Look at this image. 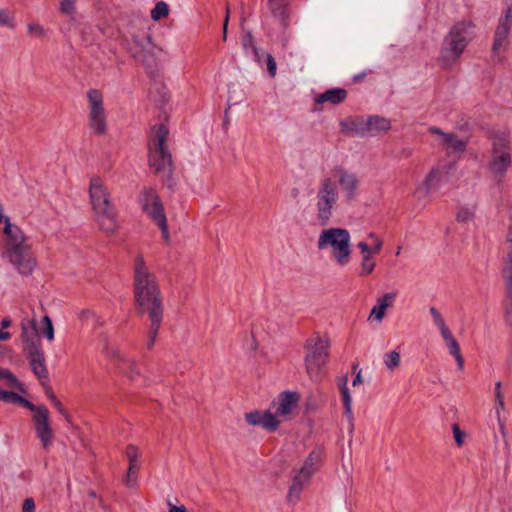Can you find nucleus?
Returning <instances> with one entry per match:
<instances>
[{
    "label": "nucleus",
    "instance_id": "obj_1",
    "mask_svg": "<svg viewBox=\"0 0 512 512\" xmlns=\"http://www.w3.org/2000/svg\"><path fill=\"white\" fill-rule=\"evenodd\" d=\"M133 293L136 313L147 316V348L154 347L164 317L163 295L157 276L150 270L143 256L138 254L133 266Z\"/></svg>",
    "mask_w": 512,
    "mask_h": 512
},
{
    "label": "nucleus",
    "instance_id": "obj_2",
    "mask_svg": "<svg viewBox=\"0 0 512 512\" xmlns=\"http://www.w3.org/2000/svg\"><path fill=\"white\" fill-rule=\"evenodd\" d=\"M89 195L99 229L107 236L114 235L119 229L117 211L107 187L99 176L91 178Z\"/></svg>",
    "mask_w": 512,
    "mask_h": 512
},
{
    "label": "nucleus",
    "instance_id": "obj_3",
    "mask_svg": "<svg viewBox=\"0 0 512 512\" xmlns=\"http://www.w3.org/2000/svg\"><path fill=\"white\" fill-rule=\"evenodd\" d=\"M473 38L472 24L470 22H458L452 26L444 37L439 55V63L442 68H450L464 52Z\"/></svg>",
    "mask_w": 512,
    "mask_h": 512
},
{
    "label": "nucleus",
    "instance_id": "obj_4",
    "mask_svg": "<svg viewBox=\"0 0 512 512\" xmlns=\"http://www.w3.org/2000/svg\"><path fill=\"white\" fill-rule=\"evenodd\" d=\"M329 348V338L319 333H313L304 344L305 369L313 382H321L324 377V368L329 359Z\"/></svg>",
    "mask_w": 512,
    "mask_h": 512
},
{
    "label": "nucleus",
    "instance_id": "obj_5",
    "mask_svg": "<svg viewBox=\"0 0 512 512\" xmlns=\"http://www.w3.org/2000/svg\"><path fill=\"white\" fill-rule=\"evenodd\" d=\"M4 250L9 262L19 274L29 276L34 272L37 267V260L24 233L6 239Z\"/></svg>",
    "mask_w": 512,
    "mask_h": 512
},
{
    "label": "nucleus",
    "instance_id": "obj_6",
    "mask_svg": "<svg viewBox=\"0 0 512 512\" xmlns=\"http://www.w3.org/2000/svg\"><path fill=\"white\" fill-rule=\"evenodd\" d=\"M457 176V171L453 162H441L433 167L422 183L415 191L414 196L419 203L427 204L432 201V193L441 186L453 181Z\"/></svg>",
    "mask_w": 512,
    "mask_h": 512
},
{
    "label": "nucleus",
    "instance_id": "obj_7",
    "mask_svg": "<svg viewBox=\"0 0 512 512\" xmlns=\"http://www.w3.org/2000/svg\"><path fill=\"white\" fill-rule=\"evenodd\" d=\"M317 247L319 250L329 248L332 257L340 266H344L350 261V234L346 229H323L319 235Z\"/></svg>",
    "mask_w": 512,
    "mask_h": 512
},
{
    "label": "nucleus",
    "instance_id": "obj_8",
    "mask_svg": "<svg viewBox=\"0 0 512 512\" xmlns=\"http://www.w3.org/2000/svg\"><path fill=\"white\" fill-rule=\"evenodd\" d=\"M339 198L338 188L330 177L319 184L316 194L315 219L320 226H326L334 213Z\"/></svg>",
    "mask_w": 512,
    "mask_h": 512
},
{
    "label": "nucleus",
    "instance_id": "obj_9",
    "mask_svg": "<svg viewBox=\"0 0 512 512\" xmlns=\"http://www.w3.org/2000/svg\"><path fill=\"white\" fill-rule=\"evenodd\" d=\"M142 211L160 228L164 239H169L167 219L162 201L157 191L150 187L143 188L138 197Z\"/></svg>",
    "mask_w": 512,
    "mask_h": 512
},
{
    "label": "nucleus",
    "instance_id": "obj_10",
    "mask_svg": "<svg viewBox=\"0 0 512 512\" xmlns=\"http://www.w3.org/2000/svg\"><path fill=\"white\" fill-rule=\"evenodd\" d=\"M89 101V127L99 136L107 132V121L103 106V95L98 89H91L87 93Z\"/></svg>",
    "mask_w": 512,
    "mask_h": 512
},
{
    "label": "nucleus",
    "instance_id": "obj_11",
    "mask_svg": "<svg viewBox=\"0 0 512 512\" xmlns=\"http://www.w3.org/2000/svg\"><path fill=\"white\" fill-rule=\"evenodd\" d=\"M152 133L148 143L149 160H172L167 147L168 128L164 124H156L152 128Z\"/></svg>",
    "mask_w": 512,
    "mask_h": 512
},
{
    "label": "nucleus",
    "instance_id": "obj_12",
    "mask_svg": "<svg viewBox=\"0 0 512 512\" xmlns=\"http://www.w3.org/2000/svg\"><path fill=\"white\" fill-rule=\"evenodd\" d=\"M512 27V9L508 7L506 9L504 17L499 19V23L496 27L494 34V42L492 45V58L496 59L498 62L502 61V58L499 56V51L504 45L506 38L509 35L510 29Z\"/></svg>",
    "mask_w": 512,
    "mask_h": 512
},
{
    "label": "nucleus",
    "instance_id": "obj_13",
    "mask_svg": "<svg viewBox=\"0 0 512 512\" xmlns=\"http://www.w3.org/2000/svg\"><path fill=\"white\" fill-rule=\"evenodd\" d=\"M35 433L40 439L43 448L48 449L52 444L53 431L49 422V410L40 411V414L33 415Z\"/></svg>",
    "mask_w": 512,
    "mask_h": 512
},
{
    "label": "nucleus",
    "instance_id": "obj_14",
    "mask_svg": "<svg viewBox=\"0 0 512 512\" xmlns=\"http://www.w3.org/2000/svg\"><path fill=\"white\" fill-rule=\"evenodd\" d=\"M429 131L441 136V145L449 153L461 155L467 148L468 138H459L455 133H446L438 127H431Z\"/></svg>",
    "mask_w": 512,
    "mask_h": 512
},
{
    "label": "nucleus",
    "instance_id": "obj_15",
    "mask_svg": "<svg viewBox=\"0 0 512 512\" xmlns=\"http://www.w3.org/2000/svg\"><path fill=\"white\" fill-rule=\"evenodd\" d=\"M246 422L251 426H261L267 431L274 432L280 425V420L276 419L270 411H252L245 414Z\"/></svg>",
    "mask_w": 512,
    "mask_h": 512
},
{
    "label": "nucleus",
    "instance_id": "obj_16",
    "mask_svg": "<svg viewBox=\"0 0 512 512\" xmlns=\"http://www.w3.org/2000/svg\"><path fill=\"white\" fill-rule=\"evenodd\" d=\"M21 339L24 343L25 351L41 348L34 319L25 318L21 321Z\"/></svg>",
    "mask_w": 512,
    "mask_h": 512
},
{
    "label": "nucleus",
    "instance_id": "obj_17",
    "mask_svg": "<svg viewBox=\"0 0 512 512\" xmlns=\"http://www.w3.org/2000/svg\"><path fill=\"white\" fill-rule=\"evenodd\" d=\"M311 477L312 475L306 471V468H300L295 472L287 495L290 503L298 501L302 490L308 485Z\"/></svg>",
    "mask_w": 512,
    "mask_h": 512
},
{
    "label": "nucleus",
    "instance_id": "obj_18",
    "mask_svg": "<svg viewBox=\"0 0 512 512\" xmlns=\"http://www.w3.org/2000/svg\"><path fill=\"white\" fill-rule=\"evenodd\" d=\"M299 401V395L296 392H283L275 404V418L289 416L292 411L297 407Z\"/></svg>",
    "mask_w": 512,
    "mask_h": 512
},
{
    "label": "nucleus",
    "instance_id": "obj_19",
    "mask_svg": "<svg viewBox=\"0 0 512 512\" xmlns=\"http://www.w3.org/2000/svg\"><path fill=\"white\" fill-rule=\"evenodd\" d=\"M333 176H334V178L337 179L340 186L345 191L347 199L349 201L354 199L355 194H356L357 183H358L355 175L348 173L347 171H345L341 168H336L333 171Z\"/></svg>",
    "mask_w": 512,
    "mask_h": 512
},
{
    "label": "nucleus",
    "instance_id": "obj_20",
    "mask_svg": "<svg viewBox=\"0 0 512 512\" xmlns=\"http://www.w3.org/2000/svg\"><path fill=\"white\" fill-rule=\"evenodd\" d=\"M342 130L350 136H367V118L354 117L343 120L341 123Z\"/></svg>",
    "mask_w": 512,
    "mask_h": 512
},
{
    "label": "nucleus",
    "instance_id": "obj_21",
    "mask_svg": "<svg viewBox=\"0 0 512 512\" xmlns=\"http://www.w3.org/2000/svg\"><path fill=\"white\" fill-rule=\"evenodd\" d=\"M26 353L29 357L30 365L34 374L40 379L46 378L48 371L45 365L44 353L41 348L29 350L26 351Z\"/></svg>",
    "mask_w": 512,
    "mask_h": 512
},
{
    "label": "nucleus",
    "instance_id": "obj_22",
    "mask_svg": "<svg viewBox=\"0 0 512 512\" xmlns=\"http://www.w3.org/2000/svg\"><path fill=\"white\" fill-rule=\"evenodd\" d=\"M150 170L152 173L159 176L160 179L168 185V187L174 186L173 162H150Z\"/></svg>",
    "mask_w": 512,
    "mask_h": 512
},
{
    "label": "nucleus",
    "instance_id": "obj_23",
    "mask_svg": "<svg viewBox=\"0 0 512 512\" xmlns=\"http://www.w3.org/2000/svg\"><path fill=\"white\" fill-rule=\"evenodd\" d=\"M390 129L391 123L389 119L379 115L367 117V136H375Z\"/></svg>",
    "mask_w": 512,
    "mask_h": 512
},
{
    "label": "nucleus",
    "instance_id": "obj_24",
    "mask_svg": "<svg viewBox=\"0 0 512 512\" xmlns=\"http://www.w3.org/2000/svg\"><path fill=\"white\" fill-rule=\"evenodd\" d=\"M347 98V91L343 88H332L326 90L324 93L320 94L316 99V104L330 103L332 105H337L345 101Z\"/></svg>",
    "mask_w": 512,
    "mask_h": 512
},
{
    "label": "nucleus",
    "instance_id": "obj_25",
    "mask_svg": "<svg viewBox=\"0 0 512 512\" xmlns=\"http://www.w3.org/2000/svg\"><path fill=\"white\" fill-rule=\"evenodd\" d=\"M441 335L445 341L447 348L449 349L450 354L455 358L458 369L462 371L464 367V357L460 351L459 343L457 342L456 338L452 335L450 330L444 331V333H442Z\"/></svg>",
    "mask_w": 512,
    "mask_h": 512
},
{
    "label": "nucleus",
    "instance_id": "obj_26",
    "mask_svg": "<svg viewBox=\"0 0 512 512\" xmlns=\"http://www.w3.org/2000/svg\"><path fill=\"white\" fill-rule=\"evenodd\" d=\"M348 377L343 376L339 380V389L342 396L343 406H344V414L350 424L353 427V412H352V397L350 395L349 389L347 387Z\"/></svg>",
    "mask_w": 512,
    "mask_h": 512
},
{
    "label": "nucleus",
    "instance_id": "obj_27",
    "mask_svg": "<svg viewBox=\"0 0 512 512\" xmlns=\"http://www.w3.org/2000/svg\"><path fill=\"white\" fill-rule=\"evenodd\" d=\"M502 274L507 290H512V240L505 241V256L503 257Z\"/></svg>",
    "mask_w": 512,
    "mask_h": 512
},
{
    "label": "nucleus",
    "instance_id": "obj_28",
    "mask_svg": "<svg viewBox=\"0 0 512 512\" xmlns=\"http://www.w3.org/2000/svg\"><path fill=\"white\" fill-rule=\"evenodd\" d=\"M492 160H510L508 140L504 136L493 138Z\"/></svg>",
    "mask_w": 512,
    "mask_h": 512
},
{
    "label": "nucleus",
    "instance_id": "obj_29",
    "mask_svg": "<svg viewBox=\"0 0 512 512\" xmlns=\"http://www.w3.org/2000/svg\"><path fill=\"white\" fill-rule=\"evenodd\" d=\"M149 98L157 105L166 103L169 99L166 86L161 82H155L149 89Z\"/></svg>",
    "mask_w": 512,
    "mask_h": 512
},
{
    "label": "nucleus",
    "instance_id": "obj_30",
    "mask_svg": "<svg viewBox=\"0 0 512 512\" xmlns=\"http://www.w3.org/2000/svg\"><path fill=\"white\" fill-rule=\"evenodd\" d=\"M105 354L119 372L124 368L130 359L124 355L117 347H106Z\"/></svg>",
    "mask_w": 512,
    "mask_h": 512
},
{
    "label": "nucleus",
    "instance_id": "obj_31",
    "mask_svg": "<svg viewBox=\"0 0 512 512\" xmlns=\"http://www.w3.org/2000/svg\"><path fill=\"white\" fill-rule=\"evenodd\" d=\"M321 462V452L317 450H313L309 456L306 458L303 466L301 468H306V471L309 472L310 475H313Z\"/></svg>",
    "mask_w": 512,
    "mask_h": 512
},
{
    "label": "nucleus",
    "instance_id": "obj_32",
    "mask_svg": "<svg viewBox=\"0 0 512 512\" xmlns=\"http://www.w3.org/2000/svg\"><path fill=\"white\" fill-rule=\"evenodd\" d=\"M121 374L128 377L130 380H135L140 376V370L134 359H129L123 369L120 371Z\"/></svg>",
    "mask_w": 512,
    "mask_h": 512
},
{
    "label": "nucleus",
    "instance_id": "obj_33",
    "mask_svg": "<svg viewBox=\"0 0 512 512\" xmlns=\"http://www.w3.org/2000/svg\"><path fill=\"white\" fill-rule=\"evenodd\" d=\"M401 361L400 353L397 351H391L384 355V364L390 371H394L399 367Z\"/></svg>",
    "mask_w": 512,
    "mask_h": 512
},
{
    "label": "nucleus",
    "instance_id": "obj_34",
    "mask_svg": "<svg viewBox=\"0 0 512 512\" xmlns=\"http://www.w3.org/2000/svg\"><path fill=\"white\" fill-rule=\"evenodd\" d=\"M168 14H169L168 5L165 2L160 1V2H157L155 7L152 9L151 18L154 21H158L164 17H167Z\"/></svg>",
    "mask_w": 512,
    "mask_h": 512
},
{
    "label": "nucleus",
    "instance_id": "obj_35",
    "mask_svg": "<svg viewBox=\"0 0 512 512\" xmlns=\"http://www.w3.org/2000/svg\"><path fill=\"white\" fill-rule=\"evenodd\" d=\"M509 162H489L488 169L493 177L500 180L508 168Z\"/></svg>",
    "mask_w": 512,
    "mask_h": 512
},
{
    "label": "nucleus",
    "instance_id": "obj_36",
    "mask_svg": "<svg viewBox=\"0 0 512 512\" xmlns=\"http://www.w3.org/2000/svg\"><path fill=\"white\" fill-rule=\"evenodd\" d=\"M376 262L373 255H365L362 257L360 276H367L374 271Z\"/></svg>",
    "mask_w": 512,
    "mask_h": 512
},
{
    "label": "nucleus",
    "instance_id": "obj_37",
    "mask_svg": "<svg viewBox=\"0 0 512 512\" xmlns=\"http://www.w3.org/2000/svg\"><path fill=\"white\" fill-rule=\"evenodd\" d=\"M0 380H5L7 385L10 387H15L19 390H23L22 384L18 381V379L7 369L0 368Z\"/></svg>",
    "mask_w": 512,
    "mask_h": 512
},
{
    "label": "nucleus",
    "instance_id": "obj_38",
    "mask_svg": "<svg viewBox=\"0 0 512 512\" xmlns=\"http://www.w3.org/2000/svg\"><path fill=\"white\" fill-rule=\"evenodd\" d=\"M139 465H131L129 464L126 477H125V484L129 488H134L137 485V474L139 471Z\"/></svg>",
    "mask_w": 512,
    "mask_h": 512
},
{
    "label": "nucleus",
    "instance_id": "obj_39",
    "mask_svg": "<svg viewBox=\"0 0 512 512\" xmlns=\"http://www.w3.org/2000/svg\"><path fill=\"white\" fill-rule=\"evenodd\" d=\"M474 215V206L461 207L456 214V219L458 222H468L473 219Z\"/></svg>",
    "mask_w": 512,
    "mask_h": 512
},
{
    "label": "nucleus",
    "instance_id": "obj_40",
    "mask_svg": "<svg viewBox=\"0 0 512 512\" xmlns=\"http://www.w3.org/2000/svg\"><path fill=\"white\" fill-rule=\"evenodd\" d=\"M494 394H495V400H496V413H497V416L499 417L500 410H504V408H505L504 396L502 393V385H501L500 381L495 383Z\"/></svg>",
    "mask_w": 512,
    "mask_h": 512
},
{
    "label": "nucleus",
    "instance_id": "obj_41",
    "mask_svg": "<svg viewBox=\"0 0 512 512\" xmlns=\"http://www.w3.org/2000/svg\"><path fill=\"white\" fill-rule=\"evenodd\" d=\"M76 1L77 0H60L59 11L68 16L74 15L76 11Z\"/></svg>",
    "mask_w": 512,
    "mask_h": 512
},
{
    "label": "nucleus",
    "instance_id": "obj_42",
    "mask_svg": "<svg viewBox=\"0 0 512 512\" xmlns=\"http://www.w3.org/2000/svg\"><path fill=\"white\" fill-rule=\"evenodd\" d=\"M430 313H431V315L433 317V320H434L435 324L439 328L441 334L444 333V331L449 330V328L447 327V325H446L442 315L440 314V312L435 307H431L430 308Z\"/></svg>",
    "mask_w": 512,
    "mask_h": 512
},
{
    "label": "nucleus",
    "instance_id": "obj_43",
    "mask_svg": "<svg viewBox=\"0 0 512 512\" xmlns=\"http://www.w3.org/2000/svg\"><path fill=\"white\" fill-rule=\"evenodd\" d=\"M269 6L275 16L283 18L286 14V8L280 0H269Z\"/></svg>",
    "mask_w": 512,
    "mask_h": 512
},
{
    "label": "nucleus",
    "instance_id": "obj_44",
    "mask_svg": "<svg viewBox=\"0 0 512 512\" xmlns=\"http://www.w3.org/2000/svg\"><path fill=\"white\" fill-rule=\"evenodd\" d=\"M128 460H129V464L131 465H139L138 464V459H139V456H140V452L138 450V448L135 446V445H128L127 448H126V452H125Z\"/></svg>",
    "mask_w": 512,
    "mask_h": 512
},
{
    "label": "nucleus",
    "instance_id": "obj_45",
    "mask_svg": "<svg viewBox=\"0 0 512 512\" xmlns=\"http://www.w3.org/2000/svg\"><path fill=\"white\" fill-rule=\"evenodd\" d=\"M504 311L506 320L512 324V290L506 289V299L504 301Z\"/></svg>",
    "mask_w": 512,
    "mask_h": 512
},
{
    "label": "nucleus",
    "instance_id": "obj_46",
    "mask_svg": "<svg viewBox=\"0 0 512 512\" xmlns=\"http://www.w3.org/2000/svg\"><path fill=\"white\" fill-rule=\"evenodd\" d=\"M42 322L45 326L43 334L49 340L52 341L54 339V327L51 318L48 315H45L42 319Z\"/></svg>",
    "mask_w": 512,
    "mask_h": 512
},
{
    "label": "nucleus",
    "instance_id": "obj_47",
    "mask_svg": "<svg viewBox=\"0 0 512 512\" xmlns=\"http://www.w3.org/2000/svg\"><path fill=\"white\" fill-rule=\"evenodd\" d=\"M0 26H6L9 29L15 28V23L11 17L9 11L0 9Z\"/></svg>",
    "mask_w": 512,
    "mask_h": 512
},
{
    "label": "nucleus",
    "instance_id": "obj_48",
    "mask_svg": "<svg viewBox=\"0 0 512 512\" xmlns=\"http://www.w3.org/2000/svg\"><path fill=\"white\" fill-rule=\"evenodd\" d=\"M452 432H453V436H454L457 446H459V447L463 446L465 443V437H466L465 432L462 431L460 429L459 425L456 423L452 425Z\"/></svg>",
    "mask_w": 512,
    "mask_h": 512
},
{
    "label": "nucleus",
    "instance_id": "obj_49",
    "mask_svg": "<svg viewBox=\"0 0 512 512\" xmlns=\"http://www.w3.org/2000/svg\"><path fill=\"white\" fill-rule=\"evenodd\" d=\"M266 64L270 77H275L277 71V64L274 57L269 53L266 54Z\"/></svg>",
    "mask_w": 512,
    "mask_h": 512
},
{
    "label": "nucleus",
    "instance_id": "obj_50",
    "mask_svg": "<svg viewBox=\"0 0 512 512\" xmlns=\"http://www.w3.org/2000/svg\"><path fill=\"white\" fill-rule=\"evenodd\" d=\"M385 305L378 304L377 306H374L371 310L370 317L374 316L377 321H382V319L385 316Z\"/></svg>",
    "mask_w": 512,
    "mask_h": 512
},
{
    "label": "nucleus",
    "instance_id": "obj_51",
    "mask_svg": "<svg viewBox=\"0 0 512 512\" xmlns=\"http://www.w3.org/2000/svg\"><path fill=\"white\" fill-rule=\"evenodd\" d=\"M242 46H243V48L245 50L248 49V48H250L252 50L253 46H256L255 41H254V37H253L251 31H247L243 35V37H242Z\"/></svg>",
    "mask_w": 512,
    "mask_h": 512
},
{
    "label": "nucleus",
    "instance_id": "obj_52",
    "mask_svg": "<svg viewBox=\"0 0 512 512\" xmlns=\"http://www.w3.org/2000/svg\"><path fill=\"white\" fill-rule=\"evenodd\" d=\"M24 407L33 412V415L40 414V411L47 409L44 405H34L28 400L24 403Z\"/></svg>",
    "mask_w": 512,
    "mask_h": 512
},
{
    "label": "nucleus",
    "instance_id": "obj_53",
    "mask_svg": "<svg viewBox=\"0 0 512 512\" xmlns=\"http://www.w3.org/2000/svg\"><path fill=\"white\" fill-rule=\"evenodd\" d=\"M16 393L0 389V400L6 403H14Z\"/></svg>",
    "mask_w": 512,
    "mask_h": 512
},
{
    "label": "nucleus",
    "instance_id": "obj_54",
    "mask_svg": "<svg viewBox=\"0 0 512 512\" xmlns=\"http://www.w3.org/2000/svg\"><path fill=\"white\" fill-rule=\"evenodd\" d=\"M395 297H396L395 293H386L383 295V297L381 299H379V304L385 305V309H387L392 304Z\"/></svg>",
    "mask_w": 512,
    "mask_h": 512
},
{
    "label": "nucleus",
    "instance_id": "obj_55",
    "mask_svg": "<svg viewBox=\"0 0 512 512\" xmlns=\"http://www.w3.org/2000/svg\"><path fill=\"white\" fill-rule=\"evenodd\" d=\"M28 32L30 34L36 35L38 37H42L44 35V29L42 26L32 23L28 25Z\"/></svg>",
    "mask_w": 512,
    "mask_h": 512
},
{
    "label": "nucleus",
    "instance_id": "obj_56",
    "mask_svg": "<svg viewBox=\"0 0 512 512\" xmlns=\"http://www.w3.org/2000/svg\"><path fill=\"white\" fill-rule=\"evenodd\" d=\"M79 318L82 320V321H90V320H96L97 319V316L96 314L91 311V310H82L80 313H79Z\"/></svg>",
    "mask_w": 512,
    "mask_h": 512
},
{
    "label": "nucleus",
    "instance_id": "obj_57",
    "mask_svg": "<svg viewBox=\"0 0 512 512\" xmlns=\"http://www.w3.org/2000/svg\"><path fill=\"white\" fill-rule=\"evenodd\" d=\"M52 403L56 407V409L59 411V413L62 414L68 422H70V415L68 414L66 409L63 407L62 403L58 399H56Z\"/></svg>",
    "mask_w": 512,
    "mask_h": 512
},
{
    "label": "nucleus",
    "instance_id": "obj_58",
    "mask_svg": "<svg viewBox=\"0 0 512 512\" xmlns=\"http://www.w3.org/2000/svg\"><path fill=\"white\" fill-rule=\"evenodd\" d=\"M35 510V504L32 498H27L24 500L23 506H22V512H34Z\"/></svg>",
    "mask_w": 512,
    "mask_h": 512
},
{
    "label": "nucleus",
    "instance_id": "obj_59",
    "mask_svg": "<svg viewBox=\"0 0 512 512\" xmlns=\"http://www.w3.org/2000/svg\"><path fill=\"white\" fill-rule=\"evenodd\" d=\"M383 247V241L380 238H375V242H373V245L371 246V252L372 255L378 254Z\"/></svg>",
    "mask_w": 512,
    "mask_h": 512
},
{
    "label": "nucleus",
    "instance_id": "obj_60",
    "mask_svg": "<svg viewBox=\"0 0 512 512\" xmlns=\"http://www.w3.org/2000/svg\"><path fill=\"white\" fill-rule=\"evenodd\" d=\"M357 247L360 249L361 254L363 256L365 255H372L371 247H369L367 242L361 241L357 244Z\"/></svg>",
    "mask_w": 512,
    "mask_h": 512
},
{
    "label": "nucleus",
    "instance_id": "obj_61",
    "mask_svg": "<svg viewBox=\"0 0 512 512\" xmlns=\"http://www.w3.org/2000/svg\"><path fill=\"white\" fill-rule=\"evenodd\" d=\"M134 57L142 61V63L148 67H151L153 63L144 54V50L134 54Z\"/></svg>",
    "mask_w": 512,
    "mask_h": 512
},
{
    "label": "nucleus",
    "instance_id": "obj_62",
    "mask_svg": "<svg viewBox=\"0 0 512 512\" xmlns=\"http://www.w3.org/2000/svg\"><path fill=\"white\" fill-rule=\"evenodd\" d=\"M169 512H187V509L184 505L176 506L171 502H168Z\"/></svg>",
    "mask_w": 512,
    "mask_h": 512
},
{
    "label": "nucleus",
    "instance_id": "obj_63",
    "mask_svg": "<svg viewBox=\"0 0 512 512\" xmlns=\"http://www.w3.org/2000/svg\"><path fill=\"white\" fill-rule=\"evenodd\" d=\"M228 22H229V8L226 9V16L223 23V40L227 39V28H228Z\"/></svg>",
    "mask_w": 512,
    "mask_h": 512
},
{
    "label": "nucleus",
    "instance_id": "obj_64",
    "mask_svg": "<svg viewBox=\"0 0 512 512\" xmlns=\"http://www.w3.org/2000/svg\"><path fill=\"white\" fill-rule=\"evenodd\" d=\"M45 393L48 396V398L51 400V402H53L57 399L56 395L54 394V392L50 386H45Z\"/></svg>",
    "mask_w": 512,
    "mask_h": 512
}]
</instances>
